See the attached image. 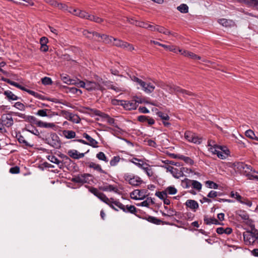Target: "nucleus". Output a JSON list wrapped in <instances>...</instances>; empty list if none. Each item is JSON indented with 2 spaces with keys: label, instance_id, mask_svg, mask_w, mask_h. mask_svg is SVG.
<instances>
[{
  "label": "nucleus",
  "instance_id": "obj_21",
  "mask_svg": "<svg viewBox=\"0 0 258 258\" xmlns=\"http://www.w3.org/2000/svg\"><path fill=\"white\" fill-rule=\"evenodd\" d=\"M62 88L66 89V93H71L73 94H76L77 95H80L82 92L80 89H77L76 87H68L66 86H62Z\"/></svg>",
  "mask_w": 258,
  "mask_h": 258
},
{
  "label": "nucleus",
  "instance_id": "obj_3",
  "mask_svg": "<svg viewBox=\"0 0 258 258\" xmlns=\"http://www.w3.org/2000/svg\"><path fill=\"white\" fill-rule=\"evenodd\" d=\"M244 241L246 245L253 244L258 240V230L253 228L251 231H247L243 234Z\"/></svg>",
  "mask_w": 258,
  "mask_h": 258
},
{
  "label": "nucleus",
  "instance_id": "obj_15",
  "mask_svg": "<svg viewBox=\"0 0 258 258\" xmlns=\"http://www.w3.org/2000/svg\"><path fill=\"white\" fill-rule=\"evenodd\" d=\"M177 52H179L180 53H181V54H182L185 56L189 57L193 59H201V57L200 56L197 55V54L194 53L193 52H190V51H188L187 50H182V49H177Z\"/></svg>",
  "mask_w": 258,
  "mask_h": 258
},
{
  "label": "nucleus",
  "instance_id": "obj_30",
  "mask_svg": "<svg viewBox=\"0 0 258 258\" xmlns=\"http://www.w3.org/2000/svg\"><path fill=\"white\" fill-rule=\"evenodd\" d=\"M153 203L154 202L151 198H147L145 201L137 204V206L139 207L142 206L145 207H149L151 205H153Z\"/></svg>",
  "mask_w": 258,
  "mask_h": 258
},
{
  "label": "nucleus",
  "instance_id": "obj_54",
  "mask_svg": "<svg viewBox=\"0 0 258 258\" xmlns=\"http://www.w3.org/2000/svg\"><path fill=\"white\" fill-rule=\"evenodd\" d=\"M95 114L98 116H100L102 119H104L105 120L109 116L108 114H107L104 112H102L99 110H96L95 111Z\"/></svg>",
  "mask_w": 258,
  "mask_h": 258
},
{
  "label": "nucleus",
  "instance_id": "obj_14",
  "mask_svg": "<svg viewBox=\"0 0 258 258\" xmlns=\"http://www.w3.org/2000/svg\"><path fill=\"white\" fill-rule=\"evenodd\" d=\"M115 205L117 208L125 212H130L132 214H134L136 212V208L134 206H124L118 201L116 202Z\"/></svg>",
  "mask_w": 258,
  "mask_h": 258
},
{
  "label": "nucleus",
  "instance_id": "obj_20",
  "mask_svg": "<svg viewBox=\"0 0 258 258\" xmlns=\"http://www.w3.org/2000/svg\"><path fill=\"white\" fill-rule=\"evenodd\" d=\"M165 168L166 169L167 171H169L175 178H178L180 177L181 172L177 168H175L169 165H167Z\"/></svg>",
  "mask_w": 258,
  "mask_h": 258
},
{
  "label": "nucleus",
  "instance_id": "obj_57",
  "mask_svg": "<svg viewBox=\"0 0 258 258\" xmlns=\"http://www.w3.org/2000/svg\"><path fill=\"white\" fill-rule=\"evenodd\" d=\"M55 7L64 12H67V10H68V6L64 4L58 3L57 2Z\"/></svg>",
  "mask_w": 258,
  "mask_h": 258
},
{
  "label": "nucleus",
  "instance_id": "obj_59",
  "mask_svg": "<svg viewBox=\"0 0 258 258\" xmlns=\"http://www.w3.org/2000/svg\"><path fill=\"white\" fill-rule=\"evenodd\" d=\"M155 195L161 200H163L167 198L166 192H165V190L162 191L156 192Z\"/></svg>",
  "mask_w": 258,
  "mask_h": 258
},
{
  "label": "nucleus",
  "instance_id": "obj_10",
  "mask_svg": "<svg viewBox=\"0 0 258 258\" xmlns=\"http://www.w3.org/2000/svg\"><path fill=\"white\" fill-rule=\"evenodd\" d=\"M137 167L143 170L149 176L153 175L152 167L148 165L147 162H134Z\"/></svg>",
  "mask_w": 258,
  "mask_h": 258
},
{
  "label": "nucleus",
  "instance_id": "obj_49",
  "mask_svg": "<svg viewBox=\"0 0 258 258\" xmlns=\"http://www.w3.org/2000/svg\"><path fill=\"white\" fill-rule=\"evenodd\" d=\"M123 42H124V41H123L122 40L114 38L113 45L114 46H115L116 47H120L121 48Z\"/></svg>",
  "mask_w": 258,
  "mask_h": 258
},
{
  "label": "nucleus",
  "instance_id": "obj_37",
  "mask_svg": "<svg viewBox=\"0 0 258 258\" xmlns=\"http://www.w3.org/2000/svg\"><path fill=\"white\" fill-rule=\"evenodd\" d=\"M121 48L130 51H132L135 50V48L132 44H130L125 41L123 42Z\"/></svg>",
  "mask_w": 258,
  "mask_h": 258
},
{
  "label": "nucleus",
  "instance_id": "obj_48",
  "mask_svg": "<svg viewBox=\"0 0 258 258\" xmlns=\"http://www.w3.org/2000/svg\"><path fill=\"white\" fill-rule=\"evenodd\" d=\"M158 116L160 117L163 120H168L169 116L167 113H164L162 111H158L157 112Z\"/></svg>",
  "mask_w": 258,
  "mask_h": 258
},
{
  "label": "nucleus",
  "instance_id": "obj_12",
  "mask_svg": "<svg viewBox=\"0 0 258 258\" xmlns=\"http://www.w3.org/2000/svg\"><path fill=\"white\" fill-rule=\"evenodd\" d=\"M62 114L66 119L74 123H78L80 121V118L77 115L73 114L68 111H62Z\"/></svg>",
  "mask_w": 258,
  "mask_h": 258
},
{
  "label": "nucleus",
  "instance_id": "obj_32",
  "mask_svg": "<svg viewBox=\"0 0 258 258\" xmlns=\"http://www.w3.org/2000/svg\"><path fill=\"white\" fill-rule=\"evenodd\" d=\"M62 134L65 138L68 139H74L76 135L74 131L71 130H64L62 132Z\"/></svg>",
  "mask_w": 258,
  "mask_h": 258
},
{
  "label": "nucleus",
  "instance_id": "obj_47",
  "mask_svg": "<svg viewBox=\"0 0 258 258\" xmlns=\"http://www.w3.org/2000/svg\"><path fill=\"white\" fill-rule=\"evenodd\" d=\"M26 121L31 123H34L37 125L38 122H40L41 120H38L33 116L28 115Z\"/></svg>",
  "mask_w": 258,
  "mask_h": 258
},
{
  "label": "nucleus",
  "instance_id": "obj_27",
  "mask_svg": "<svg viewBox=\"0 0 258 258\" xmlns=\"http://www.w3.org/2000/svg\"><path fill=\"white\" fill-rule=\"evenodd\" d=\"M208 146L209 147V150L214 154L217 151V149L219 146L216 144L214 140H210L208 142Z\"/></svg>",
  "mask_w": 258,
  "mask_h": 258
},
{
  "label": "nucleus",
  "instance_id": "obj_64",
  "mask_svg": "<svg viewBox=\"0 0 258 258\" xmlns=\"http://www.w3.org/2000/svg\"><path fill=\"white\" fill-rule=\"evenodd\" d=\"M245 135L247 137L249 138L250 139H252L254 137V133L251 130L246 131L245 132Z\"/></svg>",
  "mask_w": 258,
  "mask_h": 258
},
{
  "label": "nucleus",
  "instance_id": "obj_63",
  "mask_svg": "<svg viewBox=\"0 0 258 258\" xmlns=\"http://www.w3.org/2000/svg\"><path fill=\"white\" fill-rule=\"evenodd\" d=\"M96 157L99 160L102 161H105L106 159L105 155L102 152H99L97 154Z\"/></svg>",
  "mask_w": 258,
  "mask_h": 258
},
{
  "label": "nucleus",
  "instance_id": "obj_28",
  "mask_svg": "<svg viewBox=\"0 0 258 258\" xmlns=\"http://www.w3.org/2000/svg\"><path fill=\"white\" fill-rule=\"evenodd\" d=\"M204 222L207 225L215 224V225H223V224L219 222L217 219L214 218H209L205 217L204 218Z\"/></svg>",
  "mask_w": 258,
  "mask_h": 258
},
{
  "label": "nucleus",
  "instance_id": "obj_26",
  "mask_svg": "<svg viewBox=\"0 0 258 258\" xmlns=\"http://www.w3.org/2000/svg\"><path fill=\"white\" fill-rule=\"evenodd\" d=\"M37 126L40 127L51 128L53 129L55 128L56 127V125L54 123L46 122L42 121L38 122Z\"/></svg>",
  "mask_w": 258,
  "mask_h": 258
},
{
  "label": "nucleus",
  "instance_id": "obj_61",
  "mask_svg": "<svg viewBox=\"0 0 258 258\" xmlns=\"http://www.w3.org/2000/svg\"><path fill=\"white\" fill-rule=\"evenodd\" d=\"M106 121H107V122L108 124L112 125V126H113L115 127H117V125L116 123L115 122V119L114 118L109 116L107 118Z\"/></svg>",
  "mask_w": 258,
  "mask_h": 258
},
{
  "label": "nucleus",
  "instance_id": "obj_22",
  "mask_svg": "<svg viewBox=\"0 0 258 258\" xmlns=\"http://www.w3.org/2000/svg\"><path fill=\"white\" fill-rule=\"evenodd\" d=\"M185 205L194 212L196 211V210L199 208L198 203L197 202L193 200H187L185 202Z\"/></svg>",
  "mask_w": 258,
  "mask_h": 258
},
{
  "label": "nucleus",
  "instance_id": "obj_45",
  "mask_svg": "<svg viewBox=\"0 0 258 258\" xmlns=\"http://www.w3.org/2000/svg\"><path fill=\"white\" fill-rule=\"evenodd\" d=\"M191 186L195 189L200 191L202 188V185L200 182L197 180H192Z\"/></svg>",
  "mask_w": 258,
  "mask_h": 258
},
{
  "label": "nucleus",
  "instance_id": "obj_23",
  "mask_svg": "<svg viewBox=\"0 0 258 258\" xmlns=\"http://www.w3.org/2000/svg\"><path fill=\"white\" fill-rule=\"evenodd\" d=\"M143 90L146 93H151L153 92L155 89V86L151 83H146L145 82V85H140Z\"/></svg>",
  "mask_w": 258,
  "mask_h": 258
},
{
  "label": "nucleus",
  "instance_id": "obj_35",
  "mask_svg": "<svg viewBox=\"0 0 258 258\" xmlns=\"http://www.w3.org/2000/svg\"><path fill=\"white\" fill-rule=\"evenodd\" d=\"M4 94L9 100H17L19 99L18 97L9 90L5 91Z\"/></svg>",
  "mask_w": 258,
  "mask_h": 258
},
{
  "label": "nucleus",
  "instance_id": "obj_11",
  "mask_svg": "<svg viewBox=\"0 0 258 258\" xmlns=\"http://www.w3.org/2000/svg\"><path fill=\"white\" fill-rule=\"evenodd\" d=\"M12 113L4 114L1 116V124L10 127L13 124Z\"/></svg>",
  "mask_w": 258,
  "mask_h": 258
},
{
  "label": "nucleus",
  "instance_id": "obj_39",
  "mask_svg": "<svg viewBox=\"0 0 258 258\" xmlns=\"http://www.w3.org/2000/svg\"><path fill=\"white\" fill-rule=\"evenodd\" d=\"M88 163V166L91 168H94L95 170L98 171L100 172H104L103 170H102L100 166L96 163V162H87Z\"/></svg>",
  "mask_w": 258,
  "mask_h": 258
},
{
  "label": "nucleus",
  "instance_id": "obj_62",
  "mask_svg": "<svg viewBox=\"0 0 258 258\" xmlns=\"http://www.w3.org/2000/svg\"><path fill=\"white\" fill-rule=\"evenodd\" d=\"M14 107L19 109L20 110L22 111L25 110L24 105L20 102H16L14 104Z\"/></svg>",
  "mask_w": 258,
  "mask_h": 258
},
{
  "label": "nucleus",
  "instance_id": "obj_4",
  "mask_svg": "<svg viewBox=\"0 0 258 258\" xmlns=\"http://www.w3.org/2000/svg\"><path fill=\"white\" fill-rule=\"evenodd\" d=\"M166 88V89H165V90L171 94H181L183 95V97H186L187 96H191L194 95L192 92L183 89L180 87L174 85H169L167 84Z\"/></svg>",
  "mask_w": 258,
  "mask_h": 258
},
{
  "label": "nucleus",
  "instance_id": "obj_7",
  "mask_svg": "<svg viewBox=\"0 0 258 258\" xmlns=\"http://www.w3.org/2000/svg\"><path fill=\"white\" fill-rule=\"evenodd\" d=\"M99 79V77H97L96 79V82L87 81L86 89L88 91L101 90L102 87L100 84Z\"/></svg>",
  "mask_w": 258,
  "mask_h": 258
},
{
  "label": "nucleus",
  "instance_id": "obj_31",
  "mask_svg": "<svg viewBox=\"0 0 258 258\" xmlns=\"http://www.w3.org/2000/svg\"><path fill=\"white\" fill-rule=\"evenodd\" d=\"M218 22L223 26L226 27H231L233 26L234 24V22L233 21L224 18L219 19L218 20Z\"/></svg>",
  "mask_w": 258,
  "mask_h": 258
},
{
  "label": "nucleus",
  "instance_id": "obj_1",
  "mask_svg": "<svg viewBox=\"0 0 258 258\" xmlns=\"http://www.w3.org/2000/svg\"><path fill=\"white\" fill-rule=\"evenodd\" d=\"M233 165L237 167L238 171L247 176L249 179L258 180V172L253 170L250 165L245 164L244 162H234Z\"/></svg>",
  "mask_w": 258,
  "mask_h": 258
},
{
  "label": "nucleus",
  "instance_id": "obj_18",
  "mask_svg": "<svg viewBox=\"0 0 258 258\" xmlns=\"http://www.w3.org/2000/svg\"><path fill=\"white\" fill-rule=\"evenodd\" d=\"M240 3H243L248 7H253L258 10V0H236Z\"/></svg>",
  "mask_w": 258,
  "mask_h": 258
},
{
  "label": "nucleus",
  "instance_id": "obj_60",
  "mask_svg": "<svg viewBox=\"0 0 258 258\" xmlns=\"http://www.w3.org/2000/svg\"><path fill=\"white\" fill-rule=\"evenodd\" d=\"M83 35L89 39H93V31H89L87 30H84L82 32Z\"/></svg>",
  "mask_w": 258,
  "mask_h": 258
},
{
  "label": "nucleus",
  "instance_id": "obj_2",
  "mask_svg": "<svg viewBox=\"0 0 258 258\" xmlns=\"http://www.w3.org/2000/svg\"><path fill=\"white\" fill-rule=\"evenodd\" d=\"M84 148L85 147L82 145H80L78 147V149L80 151L85 152L84 153H80L79 151L75 149L69 150L67 152L68 156L63 155V159L66 160L69 159L70 161H72L69 157L74 160H78L84 157L85 154L89 151V150L86 151Z\"/></svg>",
  "mask_w": 258,
  "mask_h": 258
},
{
  "label": "nucleus",
  "instance_id": "obj_5",
  "mask_svg": "<svg viewBox=\"0 0 258 258\" xmlns=\"http://www.w3.org/2000/svg\"><path fill=\"white\" fill-rule=\"evenodd\" d=\"M123 177L124 180L132 186H138L143 182L140 177L132 174L126 173L124 175Z\"/></svg>",
  "mask_w": 258,
  "mask_h": 258
},
{
  "label": "nucleus",
  "instance_id": "obj_43",
  "mask_svg": "<svg viewBox=\"0 0 258 258\" xmlns=\"http://www.w3.org/2000/svg\"><path fill=\"white\" fill-rule=\"evenodd\" d=\"M230 196L232 198H235L239 202H241V199H243V197H241L239 193L234 191L230 192Z\"/></svg>",
  "mask_w": 258,
  "mask_h": 258
},
{
  "label": "nucleus",
  "instance_id": "obj_52",
  "mask_svg": "<svg viewBox=\"0 0 258 258\" xmlns=\"http://www.w3.org/2000/svg\"><path fill=\"white\" fill-rule=\"evenodd\" d=\"M39 167L42 170H44L46 168L49 169L53 168L54 166L51 165L48 162H43L41 165H39Z\"/></svg>",
  "mask_w": 258,
  "mask_h": 258
},
{
  "label": "nucleus",
  "instance_id": "obj_8",
  "mask_svg": "<svg viewBox=\"0 0 258 258\" xmlns=\"http://www.w3.org/2000/svg\"><path fill=\"white\" fill-rule=\"evenodd\" d=\"M119 101L120 102V104L126 110L136 109L138 105V102L134 100L130 101L120 100Z\"/></svg>",
  "mask_w": 258,
  "mask_h": 258
},
{
  "label": "nucleus",
  "instance_id": "obj_16",
  "mask_svg": "<svg viewBox=\"0 0 258 258\" xmlns=\"http://www.w3.org/2000/svg\"><path fill=\"white\" fill-rule=\"evenodd\" d=\"M144 191L139 189H135L132 191L130 196L134 200H142L145 197V195L143 194Z\"/></svg>",
  "mask_w": 258,
  "mask_h": 258
},
{
  "label": "nucleus",
  "instance_id": "obj_19",
  "mask_svg": "<svg viewBox=\"0 0 258 258\" xmlns=\"http://www.w3.org/2000/svg\"><path fill=\"white\" fill-rule=\"evenodd\" d=\"M91 176L89 174H82L74 178V180L78 183H86L89 181Z\"/></svg>",
  "mask_w": 258,
  "mask_h": 258
},
{
  "label": "nucleus",
  "instance_id": "obj_33",
  "mask_svg": "<svg viewBox=\"0 0 258 258\" xmlns=\"http://www.w3.org/2000/svg\"><path fill=\"white\" fill-rule=\"evenodd\" d=\"M61 79L63 83L68 85H73L76 84V81L75 80L70 79L69 76L67 75H61Z\"/></svg>",
  "mask_w": 258,
  "mask_h": 258
},
{
  "label": "nucleus",
  "instance_id": "obj_44",
  "mask_svg": "<svg viewBox=\"0 0 258 258\" xmlns=\"http://www.w3.org/2000/svg\"><path fill=\"white\" fill-rule=\"evenodd\" d=\"M133 23V25H135L137 26H139L140 27L144 28L146 29L148 28V26L150 25L149 24L147 23H145L144 22H141V21H135V22H132Z\"/></svg>",
  "mask_w": 258,
  "mask_h": 258
},
{
  "label": "nucleus",
  "instance_id": "obj_51",
  "mask_svg": "<svg viewBox=\"0 0 258 258\" xmlns=\"http://www.w3.org/2000/svg\"><path fill=\"white\" fill-rule=\"evenodd\" d=\"M130 78L133 81L137 83V84L139 85L140 86V85H143V86H144V85H145L144 81H143L141 79L137 78V77H136L135 76H131Z\"/></svg>",
  "mask_w": 258,
  "mask_h": 258
},
{
  "label": "nucleus",
  "instance_id": "obj_58",
  "mask_svg": "<svg viewBox=\"0 0 258 258\" xmlns=\"http://www.w3.org/2000/svg\"><path fill=\"white\" fill-rule=\"evenodd\" d=\"M48 111V109H40L38 110V111L36 113V114L37 115L42 116V117H45L47 116V111Z\"/></svg>",
  "mask_w": 258,
  "mask_h": 258
},
{
  "label": "nucleus",
  "instance_id": "obj_29",
  "mask_svg": "<svg viewBox=\"0 0 258 258\" xmlns=\"http://www.w3.org/2000/svg\"><path fill=\"white\" fill-rule=\"evenodd\" d=\"M236 215L241 218L244 222L248 223L249 219L248 215L244 211L239 210L236 212Z\"/></svg>",
  "mask_w": 258,
  "mask_h": 258
},
{
  "label": "nucleus",
  "instance_id": "obj_6",
  "mask_svg": "<svg viewBox=\"0 0 258 258\" xmlns=\"http://www.w3.org/2000/svg\"><path fill=\"white\" fill-rule=\"evenodd\" d=\"M216 150L214 154H216L221 159H225L230 156V152L226 146H219Z\"/></svg>",
  "mask_w": 258,
  "mask_h": 258
},
{
  "label": "nucleus",
  "instance_id": "obj_17",
  "mask_svg": "<svg viewBox=\"0 0 258 258\" xmlns=\"http://www.w3.org/2000/svg\"><path fill=\"white\" fill-rule=\"evenodd\" d=\"M99 189L105 191H113L114 192H117L118 191V188L116 186L107 183L103 184L102 185L100 186Z\"/></svg>",
  "mask_w": 258,
  "mask_h": 258
},
{
  "label": "nucleus",
  "instance_id": "obj_55",
  "mask_svg": "<svg viewBox=\"0 0 258 258\" xmlns=\"http://www.w3.org/2000/svg\"><path fill=\"white\" fill-rule=\"evenodd\" d=\"M18 141L21 144H23V145L27 147H31L32 145H30L28 142L25 139L24 137L20 136L18 138Z\"/></svg>",
  "mask_w": 258,
  "mask_h": 258
},
{
  "label": "nucleus",
  "instance_id": "obj_13",
  "mask_svg": "<svg viewBox=\"0 0 258 258\" xmlns=\"http://www.w3.org/2000/svg\"><path fill=\"white\" fill-rule=\"evenodd\" d=\"M97 197L104 203L108 205L111 208H114V205H115V204L117 202L112 198H108L102 192H100Z\"/></svg>",
  "mask_w": 258,
  "mask_h": 258
},
{
  "label": "nucleus",
  "instance_id": "obj_34",
  "mask_svg": "<svg viewBox=\"0 0 258 258\" xmlns=\"http://www.w3.org/2000/svg\"><path fill=\"white\" fill-rule=\"evenodd\" d=\"M100 84L101 85L102 88L101 91H103L105 89V87L107 89H110L112 85V83L107 81H104L102 78L99 79Z\"/></svg>",
  "mask_w": 258,
  "mask_h": 258
},
{
  "label": "nucleus",
  "instance_id": "obj_56",
  "mask_svg": "<svg viewBox=\"0 0 258 258\" xmlns=\"http://www.w3.org/2000/svg\"><path fill=\"white\" fill-rule=\"evenodd\" d=\"M192 180L186 179L182 181V185L183 187L187 188L191 186Z\"/></svg>",
  "mask_w": 258,
  "mask_h": 258
},
{
  "label": "nucleus",
  "instance_id": "obj_46",
  "mask_svg": "<svg viewBox=\"0 0 258 258\" xmlns=\"http://www.w3.org/2000/svg\"><path fill=\"white\" fill-rule=\"evenodd\" d=\"M75 15L81 18H85L86 19H88L89 16L90 14L85 11H80L78 13H75Z\"/></svg>",
  "mask_w": 258,
  "mask_h": 258
},
{
  "label": "nucleus",
  "instance_id": "obj_53",
  "mask_svg": "<svg viewBox=\"0 0 258 258\" xmlns=\"http://www.w3.org/2000/svg\"><path fill=\"white\" fill-rule=\"evenodd\" d=\"M42 83L44 85H49L52 84V81L50 78L45 77L41 79Z\"/></svg>",
  "mask_w": 258,
  "mask_h": 258
},
{
  "label": "nucleus",
  "instance_id": "obj_24",
  "mask_svg": "<svg viewBox=\"0 0 258 258\" xmlns=\"http://www.w3.org/2000/svg\"><path fill=\"white\" fill-rule=\"evenodd\" d=\"M83 137L86 139L88 142V145L92 146L94 148L97 147L98 142L95 139H93L91 136L88 135L87 133H84Z\"/></svg>",
  "mask_w": 258,
  "mask_h": 258
},
{
  "label": "nucleus",
  "instance_id": "obj_9",
  "mask_svg": "<svg viewBox=\"0 0 258 258\" xmlns=\"http://www.w3.org/2000/svg\"><path fill=\"white\" fill-rule=\"evenodd\" d=\"M184 137L189 142L199 144L202 142V139L198 137L195 133L189 131L185 132Z\"/></svg>",
  "mask_w": 258,
  "mask_h": 258
},
{
  "label": "nucleus",
  "instance_id": "obj_41",
  "mask_svg": "<svg viewBox=\"0 0 258 258\" xmlns=\"http://www.w3.org/2000/svg\"><path fill=\"white\" fill-rule=\"evenodd\" d=\"M90 21L95 22L97 23H101V22H103L104 20L100 17H98L97 16L90 15L89 16L88 19Z\"/></svg>",
  "mask_w": 258,
  "mask_h": 258
},
{
  "label": "nucleus",
  "instance_id": "obj_25",
  "mask_svg": "<svg viewBox=\"0 0 258 258\" xmlns=\"http://www.w3.org/2000/svg\"><path fill=\"white\" fill-rule=\"evenodd\" d=\"M150 42L151 43H153L154 44L158 45L159 46H161L164 47V48H165V49H166L167 50H169L170 51H172V52L177 53V49H176L175 48H174L173 46L166 45L165 44H161V43H159V42L156 41H154V40H151Z\"/></svg>",
  "mask_w": 258,
  "mask_h": 258
},
{
  "label": "nucleus",
  "instance_id": "obj_36",
  "mask_svg": "<svg viewBox=\"0 0 258 258\" xmlns=\"http://www.w3.org/2000/svg\"><path fill=\"white\" fill-rule=\"evenodd\" d=\"M165 192H166L167 195L168 194L173 195L177 193V190L174 186H169L165 189Z\"/></svg>",
  "mask_w": 258,
  "mask_h": 258
},
{
  "label": "nucleus",
  "instance_id": "obj_38",
  "mask_svg": "<svg viewBox=\"0 0 258 258\" xmlns=\"http://www.w3.org/2000/svg\"><path fill=\"white\" fill-rule=\"evenodd\" d=\"M114 37L102 34L101 36V40H102L106 43H111L112 42V40H113Z\"/></svg>",
  "mask_w": 258,
  "mask_h": 258
},
{
  "label": "nucleus",
  "instance_id": "obj_42",
  "mask_svg": "<svg viewBox=\"0 0 258 258\" xmlns=\"http://www.w3.org/2000/svg\"><path fill=\"white\" fill-rule=\"evenodd\" d=\"M177 9L182 13H187L188 12V7L186 4H181L177 7Z\"/></svg>",
  "mask_w": 258,
  "mask_h": 258
},
{
  "label": "nucleus",
  "instance_id": "obj_40",
  "mask_svg": "<svg viewBox=\"0 0 258 258\" xmlns=\"http://www.w3.org/2000/svg\"><path fill=\"white\" fill-rule=\"evenodd\" d=\"M156 31L161 33L164 34L165 35H169L171 34L170 31L168 30L165 29L164 27L159 26H156Z\"/></svg>",
  "mask_w": 258,
  "mask_h": 258
},
{
  "label": "nucleus",
  "instance_id": "obj_50",
  "mask_svg": "<svg viewBox=\"0 0 258 258\" xmlns=\"http://www.w3.org/2000/svg\"><path fill=\"white\" fill-rule=\"evenodd\" d=\"M206 184L208 187L210 188L217 189L218 187V185L217 184L210 180L207 181L206 182Z\"/></svg>",
  "mask_w": 258,
  "mask_h": 258
}]
</instances>
